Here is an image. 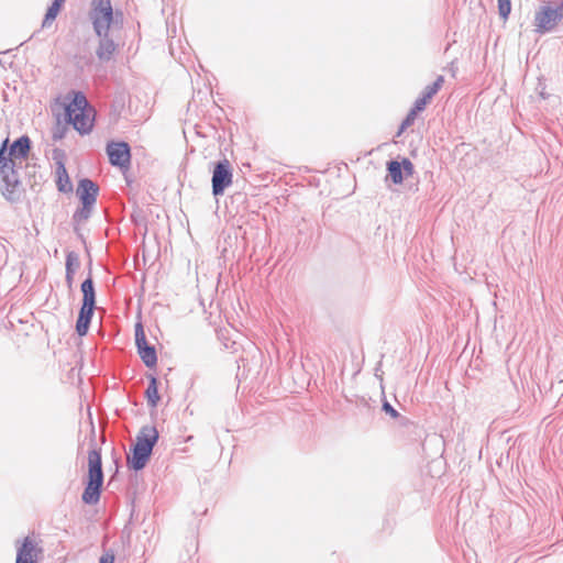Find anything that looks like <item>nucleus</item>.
<instances>
[{
	"mask_svg": "<svg viewBox=\"0 0 563 563\" xmlns=\"http://www.w3.org/2000/svg\"><path fill=\"white\" fill-rule=\"evenodd\" d=\"M158 437V431L154 426H143L140 429L132 450V457L128 460L131 468L140 471L146 466Z\"/></svg>",
	"mask_w": 563,
	"mask_h": 563,
	"instance_id": "nucleus-1",
	"label": "nucleus"
},
{
	"mask_svg": "<svg viewBox=\"0 0 563 563\" xmlns=\"http://www.w3.org/2000/svg\"><path fill=\"white\" fill-rule=\"evenodd\" d=\"M8 139L2 142L0 147V180L3 196L13 201L15 199V188L19 186V178L14 170V161L5 156Z\"/></svg>",
	"mask_w": 563,
	"mask_h": 563,
	"instance_id": "nucleus-2",
	"label": "nucleus"
},
{
	"mask_svg": "<svg viewBox=\"0 0 563 563\" xmlns=\"http://www.w3.org/2000/svg\"><path fill=\"white\" fill-rule=\"evenodd\" d=\"M563 20V1L552 7L548 2H543L534 12V26L536 32L540 34L553 31L556 25Z\"/></svg>",
	"mask_w": 563,
	"mask_h": 563,
	"instance_id": "nucleus-3",
	"label": "nucleus"
},
{
	"mask_svg": "<svg viewBox=\"0 0 563 563\" xmlns=\"http://www.w3.org/2000/svg\"><path fill=\"white\" fill-rule=\"evenodd\" d=\"M113 9L110 0H91L89 20L96 35H102L110 30L113 22Z\"/></svg>",
	"mask_w": 563,
	"mask_h": 563,
	"instance_id": "nucleus-4",
	"label": "nucleus"
},
{
	"mask_svg": "<svg viewBox=\"0 0 563 563\" xmlns=\"http://www.w3.org/2000/svg\"><path fill=\"white\" fill-rule=\"evenodd\" d=\"M232 168L227 158L219 161L214 164L212 172V194L214 196L223 195L224 190L232 184Z\"/></svg>",
	"mask_w": 563,
	"mask_h": 563,
	"instance_id": "nucleus-5",
	"label": "nucleus"
},
{
	"mask_svg": "<svg viewBox=\"0 0 563 563\" xmlns=\"http://www.w3.org/2000/svg\"><path fill=\"white\" fill-rule=\"evenodd\" d=\"M135 344L143 363L150 368L156 366V350L153 345L147 343L143 325L140 322L135 324Z\"/></svg>",
	"mask_w": 563,
	"mask_h": 563,
	"instance_id": "nucleus-6",
	"label": "nucleus"
},
{
	"mask_svg": "<svg viewBox=\"0 0 563 563\" xmlns=\"http://www.w3.org/2000/svg\"><path fill=\"white\" fill-rule=\"evenodd\" d=\"M107 154L111 165L118 167H128L130 165V146L125 142H110L107 145Z\"/></svg>",
	"mask_w": 563,
	"mask_h": 563,
	"instance_id": "nucleus-7",
	"label": "nucleus"
},
{
	"mask_svg": "<svg viewBox=\"0 0 563 563\" xmlns=\"http://www.w3.org/2000/svg\"><path fill=\"white\" fill-rule=\"evenodd\" d=\"M36 542L33 538L26 537L16 548L15 563H36L38 553Z\"/></svg>",
	"mask_w": 563,
	"mask_h": 563,
	"instance_id": "nucleus-8",
	"label": "nucleus"
},
{
	"mask_svg": "<svg viewBox=\"0 0 563 563\" xmlns=\"http://www.w3.org/2000/svg\"><path fill=\"white\" fill-rule=\"evenodd\" d=\"M99 192V187L92 180L84 178L79 181L77 195L84 207H93Z\"/></svg>",
	"mask_w": 563,
	"mask_h": 563,
	"instance_id": "nucleus-9",
	"label": "nucleus"
},
{
	"mask_svg": "<svg viewBox=\"0 0 563 563\" xmlns=\"http://www.w3.org/2000/svg\"><path fill=\"white\" fill-rule=\"evenodd\" d=\"M88 482L103 483L101 453L97 449H92L88 453Z\"/></svg>",
	"mask_w": 563,
	"mask_h": 563,
	"instance_id": "nucleus-10",
	"label": "nucleus"
},
{
	"mask_svg": "<svg viewBox=\"0 0 563 563\" xmlns=\"http://www.w3.org/2000/svg\"><path fill=\"white\" fill-rule=\"evenodd\" d=\"M97 36L99 37V44L96 49V55L100 62L107 63L112 59L117 52L118 44L110 37L109 32Z\"/></svg>",
	"mask_w": 563,
	"mask_h": 563,
	"instance_id": "nucleus-11",
	"label": "nucleus"
},
{
	"mask_svg": "<svg viewBox=\"0 0 563 563\" xmlns=\"http://www.w3.org/2000/svg\"><path fill=\"white\" fill-rule=\"evenodd\" d=\"M68 121L73 124L74 129L79 133L85 134L90 132L92 128V119L90 118L87 110H81L76 113L66 114Z\"/></svg>",
	"mask_w": 563,
	"mask_h": 563,
	"instance_id": "nucleus-12",
	"label": "nucleus"
},
{
	"mask_svg": "<svg viewBox=\"0 0 563 563\" xmlns=\"http://www.w3.org/2000/svg\"><path fill=\"white\" fill-rule=\"evenodd\" d=\"M30 139L23 135L12 143L10 151L8 154L5 153V156L12 158L13 161L16 158H25L30 151Z\"/></svg>",
	"mask_w": 563,
	"mask_h": 563,
	"instance_id": "nucleus-13",
	"label": "nucleus"
},
{
	"mask_svg": "<svg viewBox=\"0 0 563 563\" xmlns=\"http://www.w3.org/2000/svg\"><path fill=\"white\" fill-rule=\"evenodd\" d=\"M93 307L81 305L79 316L76 322V331L78 335L84 336L87 334L91 318L93 316Z\"/></svg>",
	"mask_w": 563,
	"mask_h": 563,
	"instance_id": "nucleus-14",
	"label": "nucleus"
},
{
	"mask_svg": "<svg viewBox=\"0 0 563 563\" xmlns=\"http://www.w3.org/2000/svg\"><path fill=\"white\" fill-rule=\"evenodd\" d=\"M56 176H57V188L62 192H70L73 190V185L69 179L67 169L64 163L59 159L57 161Z\"/></svg>",
	"mask_w": 563,
	"mask_h": 563,
	"instance_id": "nucleus-15",
	"label": "nucleus"
},
{
	"mask_svg": "<svg viewBox=\"0 0 563 563\" xmlns=\"http://www.w3.org/2000/svg\"><path fill=\"white\" fill-rule=\"evenodd\" d=\"M82 305L96 307V291L91 276H88L81 284Z\"/></svg>",
	"mask_w": 563,
	"mask_h": 563,
	"instance_id": "nucleus-16",
	"label": "nucleus"
},
{
	"mask_svg": "<svg viewBox=\"0 0 563 563\" xmlns=\"http://www.w3.org/2000/svg\"><path fill=\"white\" fill-rule=\"evenodd\" d=\"M101 486L102 484L88 482L81 496L82 501L88 505L97 504L100 498Z\"/></svg>",
	"mask_w": 563,
	"mask_h": 563,
	"instance_id": "nucleus-17",
	"label": "nucleus"
},
{
	"mask_svg": "<svg viewBox=\"0 0 563 563\" xmlns=\"http://www.w3.org/2000/svg\"><path fill=\"white\" fill-rule=\"evenodd\" d=\"M78 267V256L74 252L68 253L66 257V283L68 287L73 286L74 275Z\"/></svg>",
	"mask_w": 563,
	"mask_h": 563,
	"instance_id": "nucleus-18",
	"label": "nucleus"
},
{
	"mask_svg": "<svg viewBox=\"0 0 563 563\" xmlns=\"http://www.w3.org/2000/svg\"><path fill=\"white\" fill-rule=\"evenodd\" d=\"M88 102L81 92L75 93L73 101L66 107V114L76 113L81 110H87Z\"/></svg>",
	"mask_w": 563,
	"mask_h": 563,
	"instance_id": "nucleus-19",
	"label": "nucleus"
},
{
	"mask_svg": "<svg viewBox=\"0 0 563 563\" xmlns=\"http://www.w3.org/2000/svg\"><path fill=\"white\" fill-rule=\"evenodd\" d=\"M388 175L390 176L394 184L398 185L404 181V174L401 165L397 161H390L387 163Z\"/></svg>",
	"mask_w": 563,
	"mask_h": 563,
	"instance_id": "nucleus-20",
	"label": "nucleus"
},
{
	"mask_svg": "<svg viewBox=\"0 0 563 563\" xmlns=\"http://www.w3.org/2000/svg\"><path fill=\"white\" fill-rule=\"evenodd\" d=\"M145 394H146V398H147V404L151 407H156L157 402L159 400V395H158V389H157V380L154 376L151 377L150 384L146 388Z\"/></svg>",
	"mask_w": 563,
	"mask_h": 563,
	"instance_id": "nucleus-21",
	"label": "nucleus"
},
{
	"mask_svg": "<svg viewBox=\"0 0 563 563\" xmlns=\"http://www.w3.org/2000/svg\"><path fill=\"white\" fill-rule=\"evenodd\" d=\"M443 81V76H439L433 84L426 87L422 97L430 101L433 98V96L440 90Z\"/></svg>",
	"mask_w": 563,
	"mask_h": 563,
	"instance_id": "nucleus-22",
	"label": "nucleus"
},
{
	"mask_svg": "<svg viewBox=\"0 0 563 563\" xmlns=\"http://www.w3.org/2000/svg\"><path fill=\"white\" fill-rule=\"evenodd\" d=\"M60 10V7L57 3H52L51 7L47 9V12L44 16L42 26L47 27L51 25V23L56 19L58 12Z\"/></svg>",
	"mask_w": 563,
	"mask_h": 563,
	"instance_id": "nucleus-23",
	"label": "nucleus"
},
{
	"mask_svg": "<svg viewBox=\"0 0 563 563\" xmlns=\"http://www.w3.org/2000/svg\"><path fill=\"white\" fill-rule=\"evenodd\" d=\"M498 4V14L499 16L506 21L511 12V1L510 0H497Z\"/></svg>",
	"mask_w": 563,
	"mask_h": 563,
	"instance_id": "nucleus-24",
	"label": "nucleus"
},
{
	"mask_svg": "<svg viewBox=\"0 0 563 563\" xmlns=\"http://www.w3.org/2000/svg\"><path fill=\"white\" fill-rule=\"evenodd\" d=\"M401 165V169H402V174L406 175V176H411L412 173H413V164L408 159V158H404L402 162L400 163Z\"/></svg>",
	"mask_w": 563,
	"mask_h": 563,
	"instance_id": "nucleus-25",
	"label": "nucleus"
},
{
	"mask_svg": "<svg viewBox=\"0 0 563 563\" xmlns=\"http://www.w3.org/2000/svg\"><path fill=\"white\" fill-rule=\"evenodd\" d=\"M91 209H92V207H87L86 208V207L82 206V209L75 213V216H74L75 219L78 220V221L87 220L90 217Z\"/></svg>",
	"mask_w": 563,
	"mask_h": 563,
	"instance_id": "nucleus-26",
	"label": "nucleus"
},
{
	"mask_svg": "<svg viewBox=\"0 0 563 563\" xmlns=\"http://www.w3.org/2000/svg\"><path fill=\"white\" fill-rule=\"evenodd\" d=\"M428 102L429 101L421 96L416 100L415 106L411 110L415 111L416 113H419L424 110Z\"/></svg>",
	"mask_w": 563,
	"mask_h": 563,
	"instance_id": "nucleus-27",
	"label": "nucleus"
},
{
	"mask_svg": "<svg viewBox=\"0 0 563 563\" xmlns=\"http://www.w3.org/2000/svg\"><path fill=\"white\" fill-rule=\"evenodd\" d=\"M416 115H417V113L415 111L410 110V112L408 113V115L406 117V119L401 123L400 131H402L406 128L410 126L413 123V121L416 119Z\"/></svg>",
	"mask_w": 563,
	"mask_h": 563,
	"instance_id": "nucleus-28",
	"label": "nucleus"
},
{
	"mask_svg": "<svg viewBox=\"0 0 563 563\" xmlns=\"http://www.w3.org/2000/svg\"><path fill=\"white\" fill-rule=\"evenodd\" d=\"M383 410L390 415L391 418H397L398 417V412L397 410L394 409V407L388 402V401H384L383 404Z\"/></svg>",
	"mask_w": 563,
	"mask_h": 563,
	"instance_id": "nucleus-29",
	"label": "nucleus"
},
{
	"mask_svg": "<svg viewBox=\"0 0 563 563\" xmlns=\"http://www.w3.org/2000/svg\"><path fill=\"white\" fill-rule=\"evenodd\" d=\"M99 563H114V554L111 551L103 553L99 559Z\"/></svg>",
	"mask_w": 563,
	"mask_h": 563,
	"instance_id": "nucleus-30",
	"label": "nucleus"
},
{
	"mask_svg": "<svg viewBox=\"0 0 563 563\" xmlns=\"http://www.w3.org/2000/svg\"><path fill=\"white\" fill-rule=\"evenodd\" d=\"M64 2H65V0H54L53 1V3H57L59 7H62Z\"/></svg>",
	"mask_w": 563,
	"mask_h": 563,
	"instance_id": "nucleus-31",
	"label": "nucleus"
}]
</instances>
